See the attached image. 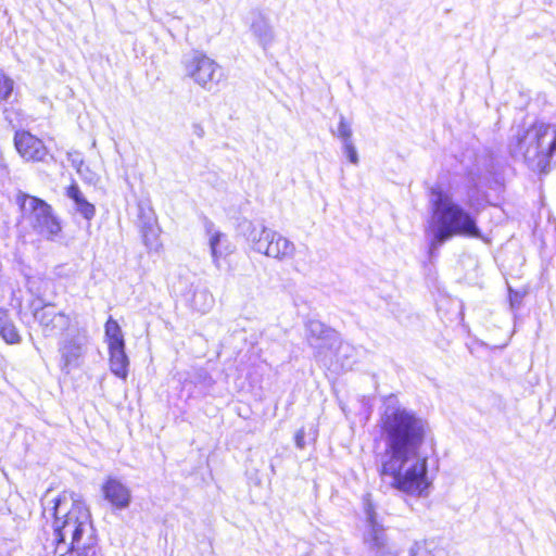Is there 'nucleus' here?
Here are the masks:
<instances>
[{"instance_id":"obj_1","label":"nucleus","mask_w":556,"mask_h":556,"mask_svg":"<svg viewBox=\"0 0 556 556\" xmlns=\"http://www.w3.org/2000/svg\"><path fill=\"white\" fill-rule=\"evenodd\" d=\"M427 424L412 410L388 406L381 416V434L388 457L381 467L390 486H430L427 458L419 450L425 442Z\"/></svg>"},{"instance_id":"obj_2","label":"nucleus","mask_w":556,"mask_h":556,"mask_svg":"<svg viewBox=\"0 0 556 556\" xmlns=\"http://www.w3.org/2000/svg\"><path fill=\"white\" fill-rule=\"evenodd\" d=\"M432 215L429 224L431 240L429 256L433 258L438 249L453 237L483 239L477 219L465 207L442 190H432Z\"/></svg>"},{"instance_id":"obj_3","label":"nucleus","mask_w":556,"mask_h":556,"mask_svg":"<svg viewBox=\"0 0 556 556\" xmlns=\"http://www.w3.org/2000/svg\"><path fill=\"white\" fill-rule=\"evenodd\" d=\"M508 150L514 159L522 160L532 170L544 173L556 157V125L536 122L517 127L509 139Z\"/></svg>"},{"instance_id":"obj_4","label":"nucleus","mask_w":556,"mask_h":556,"mask_svg":"<svg viewBox=\"0 0 556 556\" xmlns=\"http://www.w3.org/2000/svg\"><path fill=\"white\" fill-rule=\"evenodd\" d=\"M68 498L65 491L61 495H52V489H48L42 497L45 510L50 511L55 518L54 536L60 541L63 539L71 541L73 546H80L93 536L91 516L83 502L72 500L71 508L63 518L59 517L63 510H66Z\"/></svg>"},{"instance_id":"obj_5","label":"nucleus","mask_w":556,"mask_h":556,"mask_svg":"<svg viewBox=\"0 0 556 556\" xmlns=\"http://www.w3.org/2000/svg\"><path fill=\"white\" fill-rule=\"evenodd\" d=\"M378 496L367 493L364 498L366 515V530L364 543L371 551L372 556H434L429 544L425 541L413 543L407 549H394L388 546L384 529L377 520L375 508L378 506Z\"/></svg>"},{"instance_id":"obj_6","label":"nucleus","mask_w":556,"mask_h":556,"mask_svg":"<svg viewBox=\"0 0 556 556\" xmlns=\"http://www.w3.org/2000/svg\"><path fill=\"white\" fill-rule=\"evenodd\" d=\"M245 237L251 249L279 262L291 260L295 253V244L280 232L249 223Z\"/></svg>"},{"instance_id":"obj_7","label":"nucleus","mask_w":556,"mask_h":556,"mask_svg":"<svg viewBox=\"0 0 556 556\" xmlns=\"http://www.w3.org/2000/svg\"><path fill=\"white\" fill-rule=\"evenodd\" d=\"M18 201L23 214L37 233L53 239L61 232V223L47 202L28 194H22Z\"/></svg>"},{"instance_id":"obj_8","label":"nucleus","mask_w":556,"mask_h":556,"mask_svg":"<svg viewBox=\"0 0 556 556\" xmlns=\"http://www.w3.org/2000/svg\"><path fill=\"white\" fill-rule=\"evenodd\" d=\"M186 75L205 90H212L224 78L220 65L202 52L194 51L184 61Z\"/></svg>"},{"instance_id":"obj_9","label":"nucleus","mask_w":556,"mask_h":556,"mask_svg":"<svg viewBox=\"0 0 556 556\" xmlns=\"http://www.w3.org/2000/svg\"><path fill=\"white\" fill-rule=\"evenodd\" d=\"M306 340L314 350V356L318 361H323L328 351H332L337 344L339 354H346L352 348L348 343H340L339 334L336 330L327 327L319 320H309L306 324Z\"/></svg>"},{"instance_id":"obj_10","label":"nucleus","mask_w":556,"mask_h":556,"mask_svg":"<svg viewBox=\"0 0 556 556\" xmlns=\"http://www.w3.org/2000/svg\"><path fill=\"white\" fill-rule=\"evenodd\" d=\"M88 344V334L85 329H76L59 342V353L61 356L60 368L68 374L73 367L79 366V359L86 353Z\"/></svg>"},{"instance_id":"obj_11","label":"nucleus","mask_w":556,"mask_h":556,"mask_svg":"<svg viewBox=\"0 0 556 556\" xmlns=\"http://www.w3.org/2000/svg\"><path fill=\"white\" fill-rule=\"evenodd\" d=\"M14 144L20 155L26 161L43 162L48 156L43 142L28 131H17Z\"/></svg>"},{"instance_id":"obj_12","label":"nucleus","mask_w":556,"mask_h":556,"mask_svg":"<svg viewBox=\"0 0 556 556\" xmlns=\"http://www.w3.org/2000/svg\"><path fill=\"white\" fill-rule=\"evenodd\" d=\"M35 318L42 327L46 336H54L60 331L66 330L70 327L71 319L67 315L61 312H55L53 306H45L35 312Z\"/></svg>"},{"instance_id":"obj_13","label":"nucleus","mask_w":556,"mask_h":556,"mask_svg":"<svg viewBox=\"0 0 556 556\" xmlns=\"http://www.w3.org/2000/svg\"><path fill=\"white\" fill-rule=\"evenodd\" d=\"M205 231L208 236V245L214 265L220 267V258L232 252L228 238L215 228L211 220H205Z\"/></svg>"},{"instance_id":"obj_14","label":"nucleus","mask_w":556,"mask_h":556,"mask_svg":"<svg viewBox=\"0 0 556 556\" xmlns=\"http://www.w3.org/2000/svg\"><path fill=\"white\" fill-rule=\"evenodd\" d=\"M250 29L257 42L266 49L274 41L275 35L268 20L261 13L253 18Z\"/></svg>"},{"instance_id":"obj_15","label":"nucleus","mask_w":556,"mask_h":556,"mask_svg":"<svg viewBox=\"0 0 556 556\" xmlns=\"http://www.w3.org/2000/svg\"><path fill=\"white\" fill-rule=\"evenodd\" d=\"M140 229L144 245L150 251H159L161 243L159 240L160 228L156 224V219L153 216H141L140 217Z\"/></svg>"},{"instance_id":"obj_16","label":"nucleus","mask_w":556,"mask_h":556,"mask_svg":"<svg viewBox=\"0 0 556 556\" xmlns=\"http://www.w3.org/2000/svg\"><path fill=\"white\" fill-rule=\"evenodd\" d=\"M66 195L74 202L76 211L87 220L96 215V207L83 194L76 182L66 188Z\"/></svg>"},{"instance_id":"obj_17","label":"nucleus","mask_w":556,"mask_h":556,"mask_svg":"<svg viewBox=\"0 0 556 556\" xmlns=\"http://www.w3.org/2000/svg\"><path fill=\"white\" fill-rule=\"evenodd\" d=\"M110 353V368L111 371L121 379H126L128 376L129 359L125 353L124 346L109 348Z\"/></svg>"},{"instance_id":"obj_18","label":"nucleus","mask_w":556,"mask_h":556,"mask_svg":"<svg viewBox=\"0 0 556 556\" xmlns=\"http://www.w3.org/2000/svg\"><path fill=\"white\" fill-rule=\"evenodd\" d=\"M396 498L405 502L412 509H418L429 497V489H396Z\"/></svg>"},{"instance_id":"obj_19","label":"nucleus","mask_w":556,"mask_h":556,"mask_svg":"<svg viewBox=\"0 0 556 556\" xmlns=\"http://www.w3.org/2000/svg\"><path fill=\"white\" fill-rule=\"evenodd\" d=\"M0 336L9 344H15L21 341V336L8 316V312L0 309Z\"/></svg>"},{"instance_id":"obj_20","label":"nucleus","mask_w":556,"mask_h":556,"mask_svg":"<svg viewBox=\"0 0 556 556\" xmlns=\"http://www.w3.org/2000/svg\"><path fill=\"white\" fill-rule=\"evenodd\" d=\"M105 338L108 340L109 348L124 346L125 340L122 329L118 323L111 316L105 323Z\"/></svg>"},{"instance_id":"obj_21","label":"nucleus","mask_w":556,"mask_h":556,"mask_svg":"<svg viewBox=\"0 0 556 556\" xmlns=\"http://www.w3.org/2000/svg\"><path fill=\"white\" fill-rule=\"evenodd\" d=\"M104 497L115 508H125L130 502V494L128 489H103Z\"/></svg>"},{"instance_id":"obj_22","label":"nucleus","mask_w":556,"mask_h":556,"mask_svg":"<svg viewBox=\"0 0 556 556\" xmlns=\"http://www.w3.org/2000/svg\"><path fill=\"white\" fill-rule=\"evenodd\" d=\"M54 541V556H79L80 546H73V544H71V541L64 539L60 541L59 538L55 536Z\"/></svg>"},{"instance_id":"obj_23","label":"nucleus","mask_w":556,"mask_h":556,"mask_svg":"<svg viewBox=\"0 0 556 556\" xmlns=\"http://www.w3.org/2000/svg\"><path fill=\"white\" fill-rule=\"evenodd\" d=\"M331 132L341 140L342 144L352 141L353 132L351 125L346 122L342 114L340 115L337 130H331Z\"/></svg>"},{"instance_id":"obj_24","label":"nucleus","mask_w":556,"mask_h":556,"mask_svg":"<svg viewBox=\"0 0 556 556\" xmlns=\"http://www.w3.org/2000/svg\"><path fill=\"white\" fill-rule=\"evenodd\" d=\"M14 81L3 72H0V101H5L11 96Z\"/></svg>"},{"instance_id":"obj_25","label":"nucleus","mask_w":556,"mask_h":556,"mask_svg":"<svg viewBox=\"0 0 556 556\" xmlns=\"http://www.w3.org/2000/svg\"><path fill=\"white\" fill-rule=\"evenodd\" d=\"M79 556H98L93 536L80 545Z\"/></svg>"},{"instance_id":"obj_26","label":"nucleus","mask_w":556,"mask_h":556,"mask_svg":"<svg viewBox=\"0 0 556 556\" xmlns=\"http://www.w3.org/2000/svg\"><path fill=\"white\" fill-rule=\"evenodd\" d=\"M342 147H343V152L346 155V157L349 159V161L354 165L358 164V155H357V151H356V148H355L353 141L343 143Z\"/></svg>"},{"instance_id":"obj_27","label":"nucleus","mask_w":556,"mask_h":556,"mask_svg":"<svg viewBox=\"0 0 556 556\" xmlns=\"http://www.w3.org/2000/svg\"><path fill=\"white\" fill-rule=\"evenodd\" d=\"M67 159H68L71 165L74 168H76L77 173H79L81 175L83 166H84V160H83L81 155L77 152L68 153Z\"/></svg>"},{"instance_id":"obj_28","label":"nucleus","mask_w":556,"mask_h":556,"mask_svg":"<svg viewBox=\"0 0 556 556\" xmlns=\"http://www.w3.org/2000/svg\"><path fill=\"white\" fill-rule=\"evenodd\" d=\"M294 441H295V445L298 448H304L306 443H305V431L304 429H300L296 431L295 433V437H294Z\"/></svg>"},{"instance_id":"obj_29","label":"nucleus","mask_w":556,"mask_h":556,"mask_svg":"<svg viewBox=\"0 0 556 556\" xmlns=\"http://www.w3.org/2000/svg\"><path fill=\"white\" fill-rule=\"evenodd\" d=\"M192 132L198 138H203V136H204V128L200 124H193L192 125Z\"/></svg>"},{"instance_id":"obj_30","label":"nucleus","mask_w":556,"mask_h":556,"mask_svg":"<svg viewBox=\"0 0 556 556\" xmlns=\"http://www.w3.org/2000/svg\"><path fill=\"white\" fill-rule=\"evenodd\" d=\"M104 486L114 488V486H123V485L121 484V482H117L115 480H110V481H108V483Z\"/></svg>"},{"instance_id":"obj_31","label":"nucleus","mask_w":556,"mask_h":556,"mask_svg":"<svg viewBox=\"0 0 556 556\" xmlns=\"http://www.w3.org/2000/svg\"><path fill=\"white\" fill-rule=\"evenodd\" d=\"M294 268L298 271H302L304 269V266L300 262H295Z\"/></svg>"}]
</instances>
